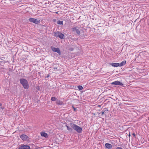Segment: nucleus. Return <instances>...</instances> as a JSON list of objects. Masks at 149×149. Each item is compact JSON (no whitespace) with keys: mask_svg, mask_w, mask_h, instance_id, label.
<instances>
[{"mask_svg":"<svg viewBox=\"0 0 149 149\" xmlns=\"http://www.w3.org/2000/svg\"><path fill=\"white\" fill-rule=\"evenodd\" d=\"M70 125L71 127L78 133L80 134L81 132L82 129L79 126L72 123H70Z\"/></svg>","mask_w":149,"mask_h":149,"instance_id":"nucleus-1","label":"nucleus"},{"mask_svg":"<svg viewBox=\"0 0 149 149\" xmlns=\"http://www.w3.org/2000/svg\"><path fill=\"white\" fill-rule=\"evenodd\" d=\"M20 82L23 86V87L26 89H28L29 87L28 82L27 80L24 78L19 79Z\"/></svg>","mask_w":149,"mask_h":149,"instance_id":"nucleus-2","label":"nucleus"},{"mask_svg":"<svg viewBox=\"0 0 149 149\" xmlns=\"http://www.w3.org/2000/svg\"><path fill=\"white\" fill-rule=\"evenodd\" d=\"M29 20L30 22H33L35 24H38L40 23V20L36 19L33 18H31L29 19Z\"/></svg>","mask_w":149,"mask_h":149,"instance_id":"nucleus-3","label":"nucleus"},{"mask_svg":"<svg viewBox=\"0 0 149 149\" xmlns=\"http://www.w3.org/2000/svg\"><path fill=\"white\" fill-rule=\"evenodd\" d=\"M51 49L53 52H56L60 55L61 54V52L59 48H56L53 46H51Z\"/></svg>","mask_w":149,"mask_h":149,"instance_id":"nucleus-4","label":"nucleus"},{"mask_svg":"<svg viewBox=\"0 0 149 149\" xmlns=\"http://www.w3.org/2000/svg\"><path fill=\"white\" fill-rule=\"evenodd\" d=\"M30 146L23 144L19 145L18 146V149H30Z\"/></svg>","mask_w":149,"mask_h":149,"instance_id":"nucleus-5","label":"nucleus"},{"mask_svg":"<svg viewBox=\"0 0 149 149\" xmlns=\"http://www.w3.org/2000/svg\"><path fill=\"white\" fill-rule=\"evenodd\" d=\"M111 84L112 85H118L121 86H123V84L122 82L118 81H116L112 82Z\"/></svg>","mask_w":149,"mask_h":149,"instance_id":"nucleus-6","label":"nucleus"},{"mask_svg":"<svg viewBox=\"0 0 149 149\" xmlns=\"http://www.w3.org/2000/svg\"><path fill=\"white\" fill-rule=\"evenodd\" d=\"M71 31L72 32H75L78 35L80 34V31L77 28V27H74L72 28L71 29Z\"/></svg>","mask_w":149,"mask_h":149,"instance_id":"nucleus-7","label":"nucleus"},{"mask_svg":"<svg viewBox=\"0 0 149 149\" xmlns=\"http://www.w3.org/2000/svg\"><path fill=\"white\" fill-rule=\"evenodd\" d=\"M20 137L22 140L26 141L28 137L26 135L23 134L20 135Z\"/></svg>","mask_w":149,"mask_h":149,"instance_id":"nucleus-8","label":"nucleus"},{"mask_svg":"<svg viewBox=\"0 0 149 149\" xmlns=\"http://www.w3.org/2000/svg\"><path fill=\"white\" fill-rule=\"evenodd\" d=\"M106 147L109 149H111L112 148V145L108 143H107L105 144Z\"/></svg>","mask_w":149,"mask_h":149,"instance_id":"nucleus-9","label":"nucleus"},{"mask_svg":"<svg viewBox=\"0 0 149 149\" xmlns=\"http://www.w3.org/2000/svg\"><path fill=\"white\" fill-rule=\"evenodd\" d=\"M110 65H111L112 66L114 67H117L119 66V63H110Z\"/></svg>","mask_w":149,"mask_h":149,"instance_id":"nucleus-10","label":"nucleus"},{"mask_svg":"<svg viewBox=\"0 0 149 149\" xmlns=\"http://www.w3.org/2000/svg\"><path fill=\"white\" fill-rule=\"evenodd\" d=\"M76 47V45H72V46L69 48V50L70 51H73Z\"/></svg>","mask_w":149,"mask_h":149,"instance_id":"nucleus-11","label":"nucleus"},{"mask_svg":"<svg viewBox=\"0 0 149 149\" xmlns=\"http://www.w3.org/2000/svg\"><path fill=\"white\" fill-rule=\"evenodd\" d=\"M41 135L42 136H44L45 138L48 137L47 134L45 132H41Z\"/></svg>","mask_w":149,"mask_h":149,"instance_id":"nucleus-12","label":"nucleus"},{"mask_svg":"<svg viewBox=\"0 0 149 149\" xmlns=\"http://www.w3.org/2000/svg\"><path fill=\"white\" fill-rule=\"evenodd\" d=\"M65 126L66 127L67 130H68L70 132H72L73 130V129L72 127H70L69 126L67 125H66Z\"/></svg>","mask_w":149,"mask_h":149,"instance_id":"nucleus-13","label":"nucleus"},{"mask_svg":"<svg viewBox=\"0 0 149 149\" xmlns=\"http://www.w3.org/2000/svg\"><path fill=\"white\" fill-rule=\"evenodd\" d=\"M126 61H123L122 62H121L120 63H119L120 66H122L124 65H125L126 63Z\"/></svg>","mask_w":149,"mask_h":149,"instance_id":"nucleus-14","label":"nucleus"},{"mask_svg":"<svg viewBox=\"0 0 149 149\" xmlns=\"http://www.w3.org/2000/svg\"><path fill=\"white\" fill-rule=\"evenodd\" d=\"M56 103L58 104L61 105L62 104V102L59 100L57 99L56 101Z\"/></svg>","mask_w":149,"mask_h":149,"instance_id":"nucleus-15","label":"nucleus"},{"mask_svg":"<svg viewBox=\"0 0 149 149\" xmlns=\"http://www.w3.org/2000/svg\"><path fill=\"white\" fill-rule=\"evenodd\" d=\"M64 35L63 34L61 33H60L58 37L60 38L61 39H64Z\"/></svg>","mask_w":149,"mask_h":149,"instance_id":"nucleus-16","label":"nucleus"},{"mask_svg":"<svg viewBox=\"0 0 149 149\" xmlns=\"http://www.w3.org/2000/svg\"><path fill=\"white\" fill-rule=\"evenodd\" d=\"M60 33L59 32H54V36L55 37H59Z\"/></svg>","mask_w":149,"mask_h":149,"instance_id":"nucleus-17","label":"nucleus"},{"mask_svg":"<svg viewBox=\"0 0 149 149\" xmlns=\"http://www.w3.org/2000/svg\"><path fill=\"white\" fill-rule=\"evenodd\" d=\"M57 98L55 97H52L51 98V100L53 101H56Z\"/></svg>","mask_w":149,"mask_h":149,"instance_id":"nucleus-18","label":"nucleus"},{"mask_svg":"<svg viewBox=\"0 0 149 149\" xmlns=\"http://www.w3.org/2000/svg\"><path fill=\"white\" fill-rule=\"evenodd\" d=\"M57 24H63V21L58 20L57 22Z\"/></svg>","mask_w":149,"mask_h":149,"instance_id":"nucleus-19","label":"nucleus"},{"mask_svg":"<svg viewBox=\"0 0 149 149\" xmlns=\"http://www.w3.org/2000/svg\"><path fill=\"white\" fill-rule=\"evenodd\" d=\"M78 88L79 90H82L83 88V87L81 86V85H79V86H78Z\"/></svg>","mask_w":149,"mask_h":149,"instance_id":"nucleus-20","label":"nucleus"},{"mask_svg":"<svg viewBox=\"0 0 149 149\" xmlns=\"http://www.w3.org/2000/svg\"><path fill=\"white\" fill-rule=\"evenodd\" d=\"M72 108H73V109L74 110V111H76L77 110V109L76 108H75L73 106H72Z\"/></svg>","mask_w":149,"mask_h":149,"instance_id":"nucleus-21","label":"nucleus"},{"mask_svg":"<svg viewBox=\"0 0 149 149\" xmlns=\"http://www.w3.org/2000/svg\"><path fill=\"white\" fill-rule=\"evenodd\" d=\"M100 113H101V115H102L104 114V111H102L100 113Z\"/></svg>","mask_w":149,"mask_h":149,"instance_id":"nucleus-22","label":"nucleus"},{"mask_svg":"<svg viewBox=\"0 0 149 149\" xmlns=\"http://www.w3.org/2000/svg\"><path fill=\"white\" fill-rule=\"evenodd\" d=\"M116 149H123L122 148L120 147H118L116 148Z\"/></svg>","mask_w":149,"mask_h":149,"instance_id":"nucleus-23","label":"nucleus"},{"mask_svg":"<svg viewBox=\"0 0 149 149\" xmlns=\"http://www.w3.org/2000/svg\"><path fill=\"white\" fill-rule=\"evenodd\" d=\"M132 135L134 136V137H136V135H135V134L134 133H133V134H132Z\"/></svg>","mask_w":149,"mask_h":149,"instance_id":"nucleus-24","label":"nucleus"},{"mask_svg":"<svg viewBox=\"0 0 149 149\" xmlns=\"http://www.w3.org/2000/svg\"><path fill=\"white\" fill-rule=\"evenodd\" d=\"M53 22H56V19H54L53 20Z\"/></svg>","mask_w":149,"mask_h":149,"instance_id":"nucleus-25","label":"nucleus"},{"mask_svg":"<svg viewBox=\"0 0 149 149\" xmlns=\"http://www.w3.org/2000/svg\"><path fill=\"white\" fill-rule=\"evenodd\" d=\"M3 108H4L3 107H0V109H3Z\"/></svg>","mask_w":149,"mask_h":149,"instance_id":"nucleus-26","label":"nucleus"},{"mask_svg":"<svg viewBox=\"0 0 149 149\" xmlns=\"http://www.w3.org/2000/svg\"><path fill=\"white\" fill-rule=\"evenodd\" d=\"M49 74H48V75H47V78H48V77H49Z\"/></svg>","mask_w":149,"mask_h":149,"instance_id":"nucleus-27","label":"nucleus"},{"mask_svg":"<svg viewBox=\"0 0 149 149\" xmlns=\"http://www.w3.org/2000/svg\"><path fill=\"white\" fill-rule=\"evenodd\" d=\"M2 106V104L1 103H0V107Z\"/></svg>","mask_w":149,"mask_h":149,"instance_id":"nucleus-28","label":"nucleus"},{"mask_svg":"<svg viewBox=\"0 0 149 149\" xmlns=\"http://www.w3.org/2000/svg\"><path fill=\"white\" fill-rule=\"evenodd\" d=\"M128 136H131V135H130V134H129V135H128Z\"/></svg>","mask_w":149,"mask_h":149,"instance_id":"nucleus-29","label":"nucleus"},{"mask_svg":"<svg viewBox=\"0 0 149 149\" xmlns=\"http://www.w3.org/2000/svg\"><path fill=\"white\" fill-rule=\"evenodd\" d=\"M56 14H58V12H56Z\"/></svg>","mask_w":149,"mask_h":149,"instance_id":"nucleus-30","label":"nucleus"},{"mask_svg":"<svg viewBox=\"0 0 149 149\" xmlns=\"http://www.w3.org/2000/svg\"><path fill=\"white\" fill-rule=\"evenodd\" d=\"M148 120H149V117L148 118Z\"/></svg>","mask_w":149,"mask_h":149,"instance_id":"nucleus-31","label":"nucleus"}]
</instances>
